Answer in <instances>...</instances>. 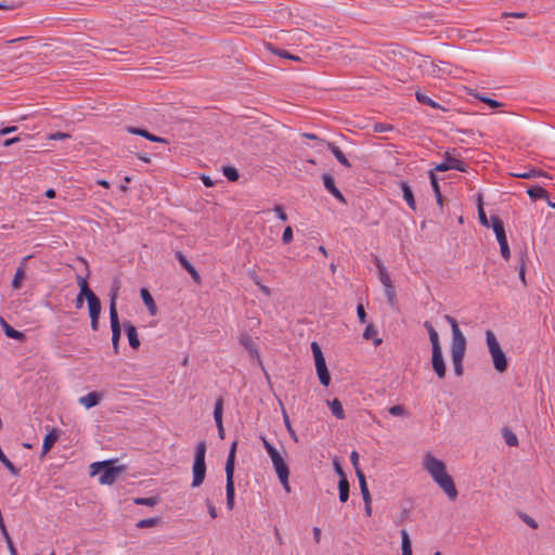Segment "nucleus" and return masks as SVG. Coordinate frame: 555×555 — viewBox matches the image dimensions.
Listing matches in <instances>:
<instances>
[{
  "instance_id": "f257e3e1",
  "label": "nucleus",
  "mask_w": 555,
  "mask_h": 555,
  "mask_svg": "<svg viewBox=\"0 0 555 555\" xmlns=\"http://www.w3.org/2000/svg\"><path fill=\"white\" fill-rule=\"evenodd\" d=\"M424 468L448 498L451 501H455L459 492L452 477L447 473L446 464L441 460L436 459L433 454L426 453L424 456Z\"/></svg>"
},
{
  "instance_id": "f03ea898",
  "label": "nucleus",
  "mask_w": 555,
  "mask_h": 555,
  "mask_svg": "<svg viewBox=\"0 0 555 555\" xmlns=\"http://www.w3.org/2000/svg\"><path fill=\"white\" fill-rule=\"evenodd\" d=\"M446 321L450 324L452 331L451 341V359L453 363L454 373L456 376H462L464 372L463 360L466 352V338L459 327L456 320L451 315L444 317Z\"/></svg>"
},
{
  "instance_id": "7ed1b4c3",
  "label": "nucleus",
  "mask_w": 555,
  "mask_h": 555,
  "mask_svg": "<svg viewBox=\"0 0 555 555\" xmlns=\"http://www.w3.org/2000/svg\"><path fill=\"white\" fill-rule=\"evenodd\" d=\"M263 447L268 453V455L271 459L273 468L278 475V478L283 486L284 490L289 493L291 492V486L288 482L289 477V468L287 463L284 460L283 454L272 444L270 443L264 437H261Z\"/></svg>"
},
{
  "instance_id": "20e7f679",
  "label": "nucleus",
  "mask_w": 555,
  "mask_h": 555,
  "mask_svg": "<svg viewBox=\"0 0 555 555\" xmlns=\"http://www.w3.org/2000/svg\"><path fill=\"white\" fill-rule=\"evenodd\" d=\"M237 441H233L229 455L225 462V493H227V506L231 511L234 507V496H235V488H234V466H235V454H236Z\"/></svg>"
},
{
  "instance_id": "39448f33",
  "label": "nucleus",
  "mask_w": 555,
  "mask_h": 555,
  "mask_svg": "<svg viewBox=\"0 0 555 555\" xmlns=\"http://www.w3.org/2000/svg\"><path fill=\"white\" fill-rule=\"evenodd\" d=\"M486 343L491 354L494 369L500 373L505 372L508 366L507 358L501 349L494 333L490 330L486 332Z\"/></svg>"
},
{
  "instance_id": "423d86ee",
  "label": "nucleus",
  "mask_w": 555,
  "mask_h": 555,
  "mask_svg": "<svg viewBox=\"0 0 555 555\" xmlns=\"http://www.w3.org/2000/svg\"><path fill=\"white\" fill-rule=\"evenodd\" d=\"M91 475H99V482L101 485H112L116 481L120 473L121 467L114 466L111 462H96L90 466Z\"/></svg>"
},
{
  "instance_id": "0eeeda50",
  "label": "nucleus",
  "mask_w": 555,
  "mask_h": 555,
  "mask_svg": "<svg viewBox=\"0 0 555 555\" xmlns=\"http://www.w3.org/2000/svg\"><path fill=\"white\" fill-rule=\"evenodd\" d=\"M206 441H201L196 446L195 450V456H194V463L192 467L193 472V480H192V487L197 488L199 487L206 476V463H205V456H206Z\"/></svg>"
},
{
  "instance_id": "6e6552de",
  "label": "nucleus",
  "mask_w": 555,
  "mask_h": 555,
  "mask_svg": "<svg viewBox=\"0 0 555 555\" xmlns=\"http://www.w3.org/2000/svg\"><path fill=\"white\" fill-rule=\"evenodd\" d=\"M117 291H118V287H116L112 291L111 300H109V320H111V327H112V344H113V349H114L115 354H118V352H119V339H120V335H121V327H120L117 307H116Z\"/></svg>"
},
{
  "instance_id": "1a4fd4ad",
  "label": "nucleus",
  "mask_w": 555,
  "mask_h": 555,
  "mask_svg": "<svg viewBox=\"0 0 555 555\" xmlns=\"http://www.w3.org/2000/svg\"><path fill=\"white\" fill-rule=\"evenodd\" d=\"M311 349L313 352L315 369H317V373H318L320 383L323 386H328V384L331 382V376H330L328 370L326 367L323 352H322L320 346L318 345V343H315V341H313L311 344Z\"/></svg>"
},
{
  "instance_id": "9d476101",
  "label": "nucleus",
  "mask_w": 555,
  "mask_h": 555,
  "mask_svg": "<svg viewBox=\"0 0 555 555\" xmlns=\"http://www.w3.org/2000/svg\"><path fill=\"white\" fill-rule=\"evenodd\" d=\"M444 157H446L444 162L438 164L435 167V170L448 171L450 169H455L461 172L467 171V169H468L467 164L457 158L452 157L448 151L446 152Z\"/></svg>"
},
{
  "instance_id": "9b49d317",
  "label": "nucleus",
  "mask_w": 555,
  "mask_h": 555,
  "mask_svg": "<svg viewBox=\"0 0 555 555\" xmlns=\"http://www.w3.org/2000/svg\"><path fill=\"white\" fill-rule=\"evenodd\" d=\"M433 370L439 378H444L447 373L446 363L443 360L442 349L433 350L431 354Z\"/></svg>"
},
{
  "instance_id": "f8f14e48",
  "label": "nucleus",
  "mask_w": 555,
  "mask_h": 555,
  "mask_svg": "<svg viewBox=\"0 0 555 555\" xmlns=\"http://www.w3.org/2000/svg\"><path fill=\"white\" fill-rule=\"evenodd\" d=\"M176 258L179 261V263L182 266V268L185 269L190 273L192 280L196 284H201L202 279H201L199 273L196 271V269L193 267V264H191V262L186 259V257L183 255V253L179 251V250L176 251Z\"/></svg>"
},
{
  "instance_id": "ddd939ff",
  "label": "nucleus",
  "mask_w": 555,
  "mask_h": 555,
  "mask_svg": "<svg viewBox=\"0 0 555 555\" xmlns=\"http://www.w3.org/2000/svg\"><path fill=\"white\" fill-rule=\"evenodd\" d=\"M425 67L429 75L434 77H442L444 75H450L451 69L447 63L440 62V64H436L434 62L425 61Z\"/></svg>"
},
{
  "instance_id": "4468645a",
  "label": "nucleus",
  "mask_w": 555,
  "mask_h": 555,
  "mask_svg": "<svg viewBox=\"0 0 555 555\" xmlns=\"http://www.w3.org/2000/svg\"><path fill=\"white\" fill-rule=\"evenodd\" d=\"M223 399L218 398L215 404L214 418L218 428V434L221 439L224 438V428L222 424Z\"/></svg>"
},
{
  "instance_id": "2eb2a0df",
  "label": "nucleus",
  "mask_w": 555,
  "mask_h": 555,
  "mask_svg": "<svg viewBox=\"0 0 555 555\" xmlns=\"http://www.w3.org/2000/svg\"><path fill=\"white\" fill-rule=\"evenodd\" d=\"M323 183L325 189L339 202L345 203V197L341 192L336 188L334 178L330 173L323 175Z\"/></svg>"
},
{
  "instance_id": "dca6fc26",
  "label": "nucleus",
  "mask_w": 555,
  "mask_h": 555,
  "mask_svg": "<svg viewBox=\"0 0 555 555\" xmlns=\"http://www.w3.org/2000/svg\"><path fill=\"white\" fill-rule=\"evenodd\" d=\"M103 398V395L98 391H91L87 393L86 396H81L78 401L81 405H83L86 409H90L95 406L101 402Z\"/></svg>"
},
{
  "instance_id": "f3484780",
  "label": "nucleus",
  "mask_w": 555,
  "mask_h": 555,
  "mask_svg": "<svg viewBox=\"0 0 555 555\" xmlns=\"http://www.w3.org/2000/svg\"><path fill=\"white\" fill-rule=\"evenodd\" d=\"M240 343L242 346H244V348L249 352V354L253 358H256L260 362V356H259L258 349H257L255 343L253 341L251 337L248 334H246V333L241 334Z\"/></svg>"
},
{
  "instance_id": "a211bd4d",
  "label": "nucleus",
  "mask_w": 555,
  "mask_h": 555,
  "mask_svg": "<svg viewBox=\"0 0 555 555\" xmlns=\"http://www.w3.org/2000/svg\"><path fill=\"white\" fill-rule=\"evenodd\" d=\"M31 256H27L23 259L22 263L18 266V268L15 271L13 281H12V287L14 289H20L23 285L24 280L26 279V271H25V262L30 258Z\"/></svg>"
},
{
  "instance_id": "6ab92c4d",
  "label": "nucleus",
  "mask_w": 555,
  "mask_h": 555,
  "mask_svg": "<svg viewBox=\"0 0 555 555\" xmlns=\"http://www.w3.org/2000/svg\"><path fill=\"white\" fill-rule=\"evenodd\" d=\"M124 327L129 340V345L133 349H138L140 347V339L138 337V332L135 326L130 322H125Z\"/></svg>"
},
{
  "instance_id": "aec40b11",
  "label": "nucleus",
  "mask_w": 555,
  "mask_h": 555,
  "mask_svg": "<svg viewBox=\"0 0 555 555\" xmlns=\"http://www.w3.org/2000/svg\"><path fill=\"white\" fill-rule=\"evenodd\" d=\"M490 220H491L490 227L493 229L498 242L506 240L507 237H506L504 224H503V221L500 219V217L491 216Z\"/></svg>"
},
{
  "instance_id": "412c9836",
  "label": "nucleus",
  "mask_w": 555,
  "mask_h": 555,
  "mask_svg": "<svg viewBox=\"0 0 555 555\" xmlns=\"http://www.w3.org/2000/svg\"><path fill=\"white\" fill-rule=\"evenodd\" d=\"M128 132H130L132 134L141 135V137L147 139V140L152 141V142H159V143H167L168 142L165 138L152 134L147 130L141 129V128L129 127L128 128Z\"/></svg>"
},
{
  "instance_id": "4be33fe9",
  "label": "nucleus",
  "mask_w": 555,
  "mask_h": 555,
  "mask_svg": "<svg viewBox=\"0 0 555 555\" xmlns=\"http://www.w3.org/2000/svg\"><path fill=\"white\" fill-rule=\"evenodd\" d=\"M424 327L428 332L429 340H430V344H431V349L433 350L441 349V345H440V341H439V335H438L437 331L435 330V327L433 326V324L429 321H425L424 322Z\"/></svg>"
},
{
  "instance_id": "5701e85b",
  "label": "nucleus",
  "mask_w": 555,
  "mask_h": 555,
  "mask_svg": "<svg viewBox=\"0 0 555 555\" xmlns=\"http://www.w3.org/2000/svg\"><path fill=\"white\" fill-rule=\"evenodd\" d=\"M141 298L144 302V305L147 307V310L151 315H155L157 313V307L156 304L150 294V292L146 288L141 289Z\"/></svg>"
},
{
  "instance_id": "b1692460",
  "label": "nucleus",
  "mask_w": 555,
  "mask_h": 555,
  "mask_svg": "<svg viewBox=\"0 0 555 555\" xmlns=\"http://www.w3.org/2000/svg\"><path fill=\"white\" fill-rule=\"evenodd\" d=\"M327 147L328 150L333 153V155L335 156V158L345 167L347 168H350L351 167V164L349 163V160L346 158L345 154L343 153V151L336 146L335 144L333 143H327Z\"/></svg>"
},
{
  "instance_id": "393cba45",
  "label": "nucleus",
  "mask_w": 555,
  "mask_h": 555,
  "mask_svg": "<svg viewBox=\"0 0 555 555\" xmlns=\"http://www.w3.org/2000/svg\"><path fill=\"white\" fill-rule=\"evenodd\" d=\"M90 318H99L101 313V301L96 296L87 299Z\"/></svg>"
},
{
  "instance_id": "a878e982",
  "label": "nucleus",
  "mask_w": 555,
  "mask_h": 555,
  "mask_svg": "<svg viewBox=\"0 0 555 555\" xmlns=\"http://www.w3.org/2000/svg\"><path fill=\"white\" fill-rule=\"evenodd\" d=\"M401 190L403 193V198L406 202V204L409 205V207L411 209L415 210L416 205H415V199H414V195H413L411 186L406 182H402Z\"/></svg>"
},
{
  "instance_id": "bb28decb",
  "label": "nucleus",
  "mask_w": 555,
  "mask_h": 555,
  "mask_svg": "<svg viewBox=\"0 0 555 555\" xmlns=\"http://www.w3.org/2000/svg\"><path fill=\"white\" fill-rule=\"evenodd\" d=\"M402 555H413L411 540L405 529L400 531Z\"/></svg>"
},
{
  "instance_id": "cd10ccee",
  "label": "nucleus",
  "mask_w": 555,
  "mask_h": 555,
  "mask_svg": "<svg viewBox=\"0 0 555 555\" xmlns=\"http://www.w3.org/2000/svg\"><path fill=\"white\" fill-rule=\"evenodd\" d=\"M363 337L367 340L373 339V344L375 347L379 346L383 343L382 338L377 337V330L373 324H369L365 327Z\"/></svg>"
},
{
  "instance_id": "c85d7f7f",
  "label": "nucleus",
  "mask_w": 555,
  "mask_h": 555,
  "mask_svg": "<svg viewBox=\"0 0 555 555\" xmlns=\"http://www.w3.org/2000/svg\"><path fill=\"white\" fill-rule=\"evenodd\" d=\"M349 481L347 478H340L338 482V490H339V500L340 502L345 503L349 499Z\"/></svg>"
},
{
  "instance_id": "c756f323",
  "label": "nucleus",
  "mask_w": 555,
  "mask_h": 555,
  "mask_svg": "<svg viewBox=\"0 0 555 555\" xmlns=\"http://www.w3.org/2000/svg\"><path fill=\"white\" fill-rule=\"evenodd\" d=\"M528 195L532 199H547L548 193L542 186H533L527 191Z\"/></svg>"
},
{
  "instance_id": "7c9ffc66",
  "label": "nucleus",
  "mask_w": 555,
  "mask_h": 555,
  "mask_svg": "<svg viewBox=\"0 0 555 555\" xmlns=\"http://www.w3.org/2000/svg\"><path fill=\"white\" fill-rule=\"evenodd\" d=\"M513 177H516V178H521V179H532V178H538V177H545L546 173L539 170V169H530L529 171H524V172H513L511 173Z\"/></svg>"
},
{
  "instance_id": "2f4dec72",
  "label": "nucleus",
  "mask_w": 555,
  "mask_h": 555,
  "mask_svg": "<svg viewBox=\"0 0 555 555\" xmlns=\"http://www.w3.org/2000/svg\"><path fill=\"white\" fill-rule=\"evenodd\" d=\"M328 405L334 416H336L338 420L345 418V412L341 402L338 399L330 401Z\"/></svg>"
},
{
  "instance_id": "473e14b6",
  "label": "nucleus",
  "mask_w": 555,
  "mask_h": 555,
  "mask_svg": "<svg viewBox=\"0 0 555 555\" xmlns=\"http://www.w3.org/2000/svg\"><path fill=\"white\" fill-rule=\"evenodd\" d=\"M429 179H430V183H431L433 190H434L435 195H436L437 204L440 207H442V194H441V191H440V188H439V184H438L437 176L434 173V171L429 172Z\"/></svg>"
},
{
  "instance_id": "72a5a7b5",
  "label": "nucleus",
  "mask_w": 555,
  "mask_h": 555,
  "mask_svg": "<svg viewBox=\"0 0 555 555\" xmlns=\"http://www.w3.org/2000/svg\"><path fill=\"white\" fill-rule=\"evenodd\" d=\"M56 440H57V434H56L55 429L48 433L46 435V437L43 439V443H42L43 452L47 453L48 451H50V449L53 447V444L55 443Z\"/></svg>"
},
{
  "instance_id": "f704fd0d",
  "label": "nucleus",
  "mask_w": 555,
  "mask_h": 555,
  "mask_svg": "<svg viewBox=\"0 0 555 555\" xmlns=\"http://www.w3.org/2000/svg\"><path fill=\"white\" fill-rule=\"evenodd\" d=\"M0 323L2 324L4 333L8 337L14 339H22L24 337V334L22 332L11 327L2 318H0Z\"/></svg>"
},
{
  "instance_id": "c9c22d12",
  "label": "nucleus",
  "mask_w": 555,
  "mask_h": 555,
  "mask_svg": "<svg viewBox=\"0 0 555 555\" xmlns=\"http://www.w3.org/2000/svg\"><path fill=\"white\" fill-rule=\"evenodd\" d=\"M77 284L80 288V295H85L86 299L90 298L91 296H95L94 293L90 289L89 284L87 280L82 276H77Z\"/></svg>"
},
{
  "instance_id": "e433bc0d",
  "label": "nucleus",
  "mask_w": 555,
  "mask_h": 555,
  "mask_svg": "<svg viewBox=\"0 0 555 555\" xmlns=\"http://www.w3.org/2000/svg\"><path fill=\"white\" fill-rule=\"evenodd\" d=\"M503 438L507 446L509 447H517L518 446V438L517 436L509 430L507 427L503 428Z\"/></svg>"
},
{
  "instance_id": "4c0bfd02",
  "label": "nucleus",
  "mask_w": 555,
  "mask_h": 555,
  "mask_svg": "<svg viewBox=\"0 0 555 555\" xmlns=\"http://www.w3.org/2000/svg\"><path fill=\"white\" fill-rule=\"evenodd\" d=\"M526 254H521L518 258L517 269L519 279L522 282V284L526 286Z\"/></svg>"
},
{
  "instance_id": "58836bf2",
  "label": "nucleus",
  "mask_w": 555,
  "mask_h": 555,
  "mask_svg": "<svg viewBox=\"0 0 555 555\" xmlns=\"http://www.w3.org/2000/svg\"><path fill=\"white\" fill-rule=\"evenodd\" d=\"M415 96H416V100L424 105H428L433 108H441V106L437 102H435L429 96H427L426 94H424L420 91H416Z\"/></svg>"
},
{
  "instance_id": "ea45409f",
  "label": "nucleus",
  "mask_w": 555,
  "mask_h": 555,
  "mask_svg": "<svg viewBox=\"0 0 555 555\" xmlns=\"http://www.w3.org/2000/svg\"><path fill=\"white\" fill-rule=\"evenodd\" d=\"M356 475L359 479L362 498L371 496L367 485H366L364 473L362 470H358Z\"/></svg>"
},
{
  "instance_id": "a19ab883",
  "label": "nucleus",
  "mask_w": 555,
  "mask_h": 555,
  "mask_svg": "<svg viewBox=\"0 0 555 555\" xmlns=\"http://www.w3.org/2000/svg\"><path fill=\"white\" fill-rule=\"evenodd\" d=\"M160 519L158 517L145 518L141 519L135 524V527L139 529L152 528L159 524Z\"/></svg>"
},
{
  "instance_id": "79ce46f5",
  "label": "nucleus",
  "mask_w": 555,
  "mask_h": 555,
  "mask_svg": "<svg viewBox=\"0 0 555 555\" xmlns=\"http://www.w3.org/2000/svg\"><path fill=\"white\" fill-rule=\"evenodd\" d=\"M157 502H158V500L155 496L134 499V503L137 505L154 506L157 504Z\"/></svg>"
},
{
  "instance_id": "37998d69",
  "label": "nucleus",
  "mask_w": 555,
  "mask_h": 555,
  "mask_svg": "<svg viewBox=\"0 0 555 555\" xmlns=\"http://www.w3.org/2000/svg\"><path fill=\"white\" fill-rule=\"evenodd\" d=\"M223 175L228 178L230 181H236L238 179V171L236 168L228 166L223 168Z\"/></svg>"
},
{
  "instance_id": "c03bdc74",
  "label": "nucleus",
  "mask_w": 555,
  "mask_h": 555,
  "mask_svg": "<svg viewBox=\"0 0 555 555\" xmlns=\"http://www.w3.org/2000/svg\"><path fill=\"white\" fill-rule=\"evenodd\" d=\"M388 412L392 416H406L408 415V412H406L405 408L403 405H401V404H397V405L390 406Z\"/></svg>"
},
{
  "instance_id": "a18cd8bd",
  "label": "nucleus",
  "mask_w": 555,
  "mask_h": 555,
  "mask_svg": "<svg viewBox=\"0 0 555 555\" xmlns=\"http://www.w3.org/2000/svg\"><path fill=\"white\" fill-rule=\"evenodd\" d=\"M499 245H500V251H501V255L502 257L505 259V260H508L509 257H511V251H509V247H508V243H507V238L506 240H503V241H500L498 242Z\"/></svg>"
},
{
  "instance_id": "49530a36",
  "label": "nucleus",
  "mask_w": 555,
  "mask_h": 555,
  "mask_svg": "<svg viewBox=\"0 0 555 555\" xmlns=\"http://www.w3.org/2000/svg\"><path fill=\"white\" fill-rule=\"evenodd\" d=\"M283 418H284V423H285V426L287 428V431H288L289 436L293 438V440L295 442H297L298 441L297 435H296L295 430L293 429V427L291 425L288 415L285 412L283 413Z\"/></svg>"
},
{
  "instance_id": "de8ad7c7",
  "label": "nucleus",
  "mask_w": 555,
  "mask_h": 555,
  "mask_svg": "<svg viewBox=\"0 0 555 555\" xmlns=\"http://www.w3.org/2000/svg\"><path fill=\"white\" fill-rule=\"evenodd\" d=\"M478 217H479V221L480 223L483 225V227H487L489 228L491 225V220L489 221L488 218H487V215L483 210V207H478Z\"/></svg>"
},
{
  "instance_id": "09e8293b",
  "label": "nucleus",
  "mask_w": 555,
  "mask_h": 555,
  "mask_svg": "<svg viewBox=\"0 0 555 555\" xmlns=\"http://www.w3.org/2000/svg\"><path fill=\"white\" fill-rule=\"evenodd\" d=\"M378 278L384 286H389L391 283L387 269L378 271Z\"/></svg>"
},
{
  "instance_id": "8fccbe9b",
  "label": "nucleus",
  "mask_w": 555,
  "mask_h": 555,
  "mask_svg": "<svg viewBox=\"0 0 555 555\" xmlns=\"http://www.w3.org/2000/svg\"><path fill=\"white\" fill-rule=\"evenodd\" d=\"M292 240H293V230L291 227H286L283 232V235H282V241L284 244H288L292 242Z\"/></svg>"
},
{
  "instance_id": "3c124183",
  "label": "nucleus",
  "mask_w": 555,
  "mask_h": 555,
  "mask_svg": "<svg viewBox=\"0 0 555 555\" xmlns=\"http://www.w3.org/2000/svg\"><path fill=\"white\" fill-rule=\"evenodd\" d=\"M350 462L356 470V473L358 470H362L359 466V453L357 451H352L351 454H350Z\"/></svg>"
},
{
  "instance_id": "603ef678",
  "label": "nucleus",
  "mask_w": 555,
  "mask_h": 555,
  "mask_svg": "<svg viewBox=\"0 0 555 555\" xmlns=\"http://www.w3.org/2000/svg\"><path fill=\"white\" fill-rule=\"evenodd\" d=\"M384 287H385V293H386V296H387L389 302L392 304L395 300V297H396V292H395L392 283H390L389 286H384Z\"/></svg>"
},
{
  "instance_id": "864d4df0",
  "label": "nucleus",
  "mask_w": 555,
  "mask_h": 555,
  "mask_svg": "<svg viewBox=\"0 0 555 555\" xmlns=\"http://www.w3.org/2000/svg\"><path fill=\"white\" fill-rule=\"evenodd\" d=\"M70 135L69 133H66V132H54V133H51L48 135V140H65V139H69Z\"/></svg>"
},
{
  "instance_id": "5fc2aeb1",
  "label": "nucleus",
  "mask_w": 555,
  "mask_h": 555,
  "mask_svg": "<svg viewBox=\"0 0 555 555\" xmlns=\"http://www.w3.org/2000/svg\"><path fill=\"white\" fill-rule=\"evenodd\" d=\"M273 211L276 214L280 220H287V215L285 214L284 208L281 205H275Z\"/></svg>"
},
{
  "instance_id": "6e6d98bb",
  "label": "nucleus",
  "mask_w": 555,
  "mask_h": 555,
  "mask_svg": "<svg viewBox=\"0 0 555 555\" xmlns=\"http://www.w3.org/2000/svg\"><path fill=\"white\" fill-rule=\"evenodd\" d=\"M357 314H358L359 321L361 323H365L366 322V313H365L363 305H358V307H357Z\"/></svg>"
},
{
  "instance_id": "4d7b16f0",
  "label": "nucleus",
  "mask_w": 555,
  "mask_h": 555,
  "mask_svg": "<svg viewBox=\"0 0 555 555\" xmlns=\"http://www.w3.org/2000/svg\"><path fill=\"white\" fill-rule=\"evenodd\" d=\"M527 16L526 12H504L502 17H515V18H525Z\"/></svg>"
},
{
  "instance_id": "13d9d810",
  "label": "nucleus",
  "mask_w": 555,
  "mask_h": 555,
  "mask_svg": "<svg viewBox=\"0 0 555 555\" xmlns=\"http://www.w3.org/2000/svg\"><path fill=\"white\" fill-rule=\"evenodd\" d=\"M374 130L376 132H387V131L392 130V126L388 125V124H376L374 126Z\"/></svg>"
},
{
  "instance_id": "bf43d9fd",
  "label": "nucleus",
  "mask_w": 555,
  "mask_h": 555,
  "mask_svg": "<svg viewBox=\"0 0 555 555\" xmlns=\"http://www.w3.org/2000/svg\"><path fill=\"white\" fill-rule=\"evenodd\" d=\"M363 502H364V511H365V514L366 516H371L372 515V499L371 496L369 498H363Z\"/></svg>"
},
{
  "instance_id": "052dcab7",
  "label": "nucleus",
  "mask_w": 555,
  "mask_h": 555,
  "mask_svg": "<svg viewBox=\"0 0 555 555\" xmlns=\"http://www.w3.org/2000/svg\"><path fill=\"white\" fill-rule=\"evenodd\" d=\"M480 100L493 108L500 107L502 105L500 102L489 99V98H481Z\"/></svg>"
},
{
  "instance_id": "680f3d73",
  "label": "nucleus",
  "mask_w": 555,
  "mask_h": 555,
  "mask_svg": "<svg viewBox=\"0 0 555 555\" xmlns=\"http://www.w3.org/2000/svg\"><path fill=\"white\" fill-rule=\"evenodd\" d=\"M522 520L528 525L530 526L531 528L535 529L538 528V524L534 519H532L531 517H529L528 515H524L522 516Z\"/></svg>"
},
{
  "instance_id": "e2e57ef3",
  "label": "nucleus",
  "mask_w": 555,
  "mask_h": 555,
  "mask_svg": "<svg viewBox=\"0 0 555 555\" xmlns=\"http://www.w3.org/2000/svg\"><path fill=\"white\" fill-rule=\"evenodd\" d=\"M206 504H207V508H208L209 515L212 518H216L217 517V509H216V507L212 505V503L209 500L206 501Z\"/></svg>"
},
{
  "instance_id": "0e129e2a",
  "label": "nucleus",
  "mask_w": 555,
  "mask_h": 555,
  "mask_svg": "<svg viewBox=\"0 0 555 555\" xmlns=\"http://www.w3.org/2000/svg\"><path fill=\"white\" fill-rule=\"evenodd\" d=\"M21 141V137H14V138H10V139H7L4 142H3V146L8 147V146H11L17 142Z\"/></svg>"
},
{
  "instance_id": "69168bd1",
  "label": "nucleus",
  "mask_w": 555,
  "mask_h": 555,
  "mask_svg": "<svg viewBox=\"0 0 555 555\" xmlns=\"http://www.w3.org/2000/svg\"><path fill=\"white\" fill-rule=\"evenodd\" d=\"M313 540L315 543H320L321 540V529L319 527H314L313 530Z\"/></svg>"
},
{
  "instance_id": "338daca9",
  "label": "nucleus",
  "mask_w": 555,
  "mask_h": 555,
  "mask_svg": "<svg viewBox=\"0 0 555 555\" xmlns=\"http://www.w3.org/2000/svg\"><path fill=\"white\" fill-rule=\"evenodd\" d=\"M334 467H335V470L336 473L339 475L340 478H346V475L340 466V464L338 462H334Z\"/></svg>"
},
{
  "instance_id": "774afa93",
  "label": "nucleus",
  "mask_w": 555,
  "mask_h": 555,
  "mask_svg": "<svg viewBox=\"0 0 555 555\" xmlns=\"http://www.w3.org/2000/svg\"><path fill=\"white\" fill-rule=\"evenodd\" d=\"M7 545H8V548H9L10 555H17V551H16V548H15L14 544H13V541H9V542L7 543Z\"/></svg>"
}]
</instances>
